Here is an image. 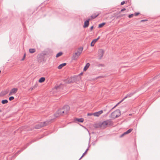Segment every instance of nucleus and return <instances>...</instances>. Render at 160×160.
<instances>
[{
	"mask_svg": "<svg viewBox=\"0 0 160 160\" xmlns=\"http://www.w3.org/2000/svg\"><path fill=\"white\" fill-rule=\"evenodd\" d=\"M100 37H98V38L97 39H94L91 42V46L92 47H93L95 43L98 41V40L99 39Z\"/></svg>",
	"mask_w": 160,
	"mask_h": 160,
	"instance_id": "9d476101",
	"label": "nucleus"
},
{
	"mask_svg": "<svg viewBox=\"0 0 160 160\" xmlns=\"http://www.w3.org/2000/svg\"><path fill=\"white\" fill-rule=\"evenodd\" d=\"M55 117H58L59 116V114L58 113V115H57L56 114H55Z\"/></svg>",
	"mask_w": 160,
	"mask_h": 160,
	"instance_id": "473e14b6",
	"label": "nucleus"
},
{
	"mask_svg": "<svg viewBox=\"0 0 160 160\" xmlns=\"http://www.w3.org/2000/svg\"><path fill=\"white\" fill-rule=\"evenodd\" d=\"M62 54V53H61V54H60L61 55Z\"/></svg>",
	"mask_w": 160,
	"mask_h": 160,
	"instance_id": "ea45409f",
	"label": "nucleus"
},
{
	"mask_svg": "<svg viewBox=\"0 0 160 160\" xmlns=\"http://www.w3.org/2000/svg\"><path fill=\"white\" fill-rule=\"evenodd\" d=\"M60 56V52H59L57 54V55H56V57H59V56Z\"/></svg>",
	"mask_w": 160,
	"mask_h": 160,
	"instance_id": "cd10ccee",
	"label": "nucleus"
},
{
	"mask_svg": "<svg viewBox=\"0 0 160 160\" xmlns=\"http://www.w3.org/2000/svg\"><path fill=\"white\" fill-rule=\"evenodd\" d=\"M44 56L43 55H39L38 56L37 61L39 62H41L44 61Z\"/></svg>",
	"mask_w": 160,
	"mask_h": 160,
	"instance_id": "0eeeda50",
	"label": "nucleus"
},
{
	"mask_svg": "<svg viewBox=\"0 0 160 160\" xmlns=\"http://www.w3.org/2000/svg\"><path fill=\"white\" fill-rule=\"evenodd\" d=\"M111 122L109 120L104 121L102 122H100L98 124V127L102 129H104L108 126L111 125Z\"/></svg>",
	"mask_w": 160,
	"mask_h": 160,
	"instance_id": "f257e3e1",
	"label": "nucleus"
},
{
	"mask_svg": "<svg viewBox=\"0 0 160 160\" xmlns=\"http://www.w3.org/2000/svg\"><path fill=\"white\" fill-rule=\"evenodd\" d=\"M49 123V122L48 121L44 122H41L40 123L36 125L35 127V128L36 129H39L41 127L45 126L47 125Z\"/></svg>",
	"mask_w": 160,
	"mask_h": 160,
	"instance_id": "39448f33",
	"label": "nucleus"
},
{
	"mask_svg": "<svg viewBox=\"0 0 160 160\" xmlns=\"http://www.w3.org/2000/svg\"><path fill=\"white\" fill-rule=\"evenodd\" d=\"M90 19H89L88 20H87L85 22L83 26L84 28L87 27L88 26L89 24V21Z\"/></svg>",
	"mask_w": 160,
	"mask_h": 160,
	"instance_id": "ddd939ff",
	"label": "nucleus"
},
{
	"mask_svg": "<svg viewBox=\"0 0 160 160\" xmlns=\"http://www.w3.org/2000/svg\"><path fill=\"white\" fill-rule=\"evenodd\" d=\"M1 112V110H0V112Z\"/></svg>",
	"mask_w": 160,
	"mask_h": 160,
	"instance_id": "a19ab883",
	"label": "nucleus"
},
{
	"mask_svg": "<svg viewBox=\"0 0 160 160\" xmlns=\"http://www.w3.org/2000/svg\"><path fill=\"white\" fill-rule=\"evenodd\" d=\"M33 88H30V89H31V90H33Z\"/></svg>",
	"mask_w": 160,
	"mask_h": 160,
	"instance_id": "4c0bfd02",
	"label": "nucleus"
},
{
	"mask_svg": "<svg viewBox=\"0 0 160 160\" xmlns=\"http://www.w3.org/2000/svg\"><path fill=\"white\" fill-rule=\"evenodd\" d=\"M66 64V63H62V64H61V68H62V67L65 66Z\"/></svg>",
	"mask_w": 160,
	"mask_h": 160,
	"instance_id": "5701e85b",
	"label": "nucleus"
},
{
	"mask_svg": "<svg viewBox=\"0 0 160 160\" xmlns=\"http://www.w3.org/2000/svg\"><path fill=\"white\" fill-rule=\"evenodd\" d=\"M132 130V129H130L129 130H128L126 132H124L123 134L121 135L120 137H123L124 135L128 134L130 133Z\"/></svg>",
	"mask_w": 160,
	"mask_h": 160,
	"instance_id": "1a4fd4ad",
	"label": "nucleus"
},
{
	"mask_svg": "<svg viewBox=\"0 0 160 160\" xmlns=\"http://www.w3.org/2000/svg\"><path fill=\"white\" fill-rule=\"evenodd\" d=\"M14 99V97L13 96H11L9 98V99L10 101H12Z\"/></svg>",
	"mask_w": 160,
	"mask_h": 160,
	"instance_id": "4be33fe9",
	"label": "nucleus"
},
{
	"mask_svg": "<svg viewBox=\"0 0 160 160\" xmlns=\"http://www.w3.org/2000/svg\"><path fill=\"white\" fill-rule=\"evenodd\" d=\"M8 100L6 99L3 100L2 101V103L3 104H6L8 102Z\"/></svg>",
	"mask_w": 160,
	"mask_h": 160,
	"instance_id": "6ab92c4d",
	"label": "nucleus"
},
{
	"mask_svg": "<svg viewBox=\"0 0 160 160\" xmlns=\"http://www.w3.org/2000/svg\"><path fill=\"white\" fill-rule=\"evenodd\" d=\"M158 92H160V88L158 90Z\"/></svg>",
	"mask_w": 160,
	"mask_h": 160,
	"instance_id": "58836bf2",
	"label": "nucleus"
},
{
	"mask_svg": "<svg viewBox=\"0 0 160 160\" xmlns=\"http://www.w3.org/2000/svg\"><path fill=\"white\" fill-rule=\"evenodd\" d=\"M139 14V13H138V12H137V13H136L135 14V15L136 16H138V15Z\"/></svg>",
	"mask_w": 160,
	"mask_h": 160,
	"instance_id": "7c9ffc66",
	"label": "nucleus"
},
{
	"mask_svg": "<svg viewBox=\"0 0 160 160\" xmlns=\"http://www.w3.org/2000/svg\"><path fill=\"white\" fill-rule=\"evenodd\" d=\"M99 14V12H97L95 13L91 16V19H93L97 17Z\"/></svg>",
	"mask_w": 160,
	"mask_h": 160,
	"instance_id": "f8f14e48",
	"label": "nucleus"
},
{
	"mask_svg": "<svg viewBox=\"0 0 160 160\" xmlns=\"http://www.w3.org/2000/svg\"><path fill=\"white\" fill-rule=\"evenodd\" d=\"M60 65H59L58 67V69H60Z\"/></svg>",
	"mask_w": 160,
	"mask_h": 160,
	"instance_id": "c9c22d12",
	"label": "nucleus"
},
{
	"mask_svg": "<svg viewBox=\"0 0 160 160\" xmlns=\"http://www.w3.org/2000/svg\"><path fill=\"white\" fill-rule=\"evenodd\" d=\"M103 111L101 110L98 112L93 113V115L95 117H98L103 113Z\"/></svg>",
	"mask_w": 160,
	"mask_h": 160,
	"instance_id": "6e6552de",
	"label": "nucleus"
},
{
	"mask_svg": "<svg viewBox=\"0 0 160 160\" xmlns=\"http://www.w3.org/2000/svg\"><path fill=\"white\" fill-rule=\"evenodd\" d=\"M93 26H92V27H91V28H90L91 30H92V29H93Z\"/></svg>",
	"mask_w": 160,
	"mask_h": 160,
	"instance_id": "f704fd0d",
	"label": "nucleus"
},
{
	"mask_svg": "<svg viewBox=\"0 0 160 160\" xmlns=\"http://www.w3.org/2000/svg\"><path fill=\"white\" fill-rule=\"evenodd\" d=\"M121 114L120 110L117 109L112 113L111 115V117L112 118H115L119 116Z\"/></svg>",
	"mask_w": 160,
	"mask_h": 160,
	"instance_id": "20e7f679",
	"label": "nucleus"
},
{
	"mask_svg": "<svg viewBox=\"0 0 160 160\" xmlns=\"http://www.w3.org/2000/svg\"><path fill=\"white\" fill-rule=\"evenodd\" d=\"M82 50L83 48H80L78 49V51L73 54L72 57V59L75 60L77 59L79 56L81 54Z\"/></svg>",
	"mask_w": 160,
	"mask_h": 160,
	"instance_id": "f03ea898",
	"label": "nucleus"
},
{
	"mask_svg": "<svg viewBox=\"0 0 160 160\" xmlns=\"http://www.w3.org/2000/svg\"><path fill=\"white\" fill-rule=\"evenodd\" d=\"M92 115H93V113H88L87 114V115L88 116H91Z\"/></svg>",
	"mask_w": 160,
	"mask_h": 160,
	"instance_id": "393cba45",
	"label": "nucleus"
},
{
	"mask_svg": "<svg viewBox=\"0 0 160 160\" xmlns=\"http://www.w3.org/2000/svg\"><path fill=\"white\" fill-rule=\"evenodd\" d=\"M69 110L68 105H65L62 107L61 110V115H66L67 114Z\"/></svg>",
	"mask_w": 160,
	"mask_h": 160,
	"instance_id": "7ed1b4c3",
	"label": "nucleus"
},
{
	"mask_svg": "<svg viewBox=\"0 0 160 160\" xmlns=\"http://www.w3.org/2000/svg\"><path fill=\"white\" fill-rule=\"evenodd\" d=\"M58 87H56V89H58Z\"/></svg>",
	"mask_w": 160,
	"mask_h": 160,
	"instance_id": "e433bc0d",
	"label": "nucleus"
},
{
	"mask_svg": "<svg viewBox=\"0 0 160 160\" xmlns=\"http://www.w3.org/2000/svg\"><path fill=\"white\" fill-rule=\"evenodd\" d=\"M13 93H12V92L10 91V92L9 93V95H12V94H13Z\"/></svg>",
	"mask_w": 160,
	"mask_h": 160,
	"instance_id": "2f4dec72",
	"label": "nucleus"
},
{
	"mask_svg": "<svg viewBox=\"0 0 160 160\" xmlns=\"http://www.w3.org/2000/svg\"><path fill=\"white\" fill-rule=\"evenodd\" d=\"M25 56H26V54H24L23 58H22V59L21 60L22 61H23L24 59L25 58Z\"/></svg>",
	"mask_w": 160,
	"mask_h": 160,
	"instance_id": "a878e982",
	"label": "nucleus"
},
{
	"mask_svg": "<svg viewBox=\"0 0 160 160\" xmlns=\"http://www.w3.org/2000/svg\"><path fill=\"white\" fill-rule=\"evenodd\" d=\"M133 16V14H130V15H129L128 16V17L129 18H132Z\"/></svg>",
	"mask_w": 160,
	"mask_h": 160,
	"instance_id": "bb28decb",
	"label": "nucleus"
},
{
	"mask_svg": "<svg viewBox=\"0 0 160 160\" xmlns=\"http://www.w3.org/2000/svg\"><path fill=\"white\" fill-rule=\"evenodd\" d=\"M125 3V2L124 1H123L121 2V4L122 5H123Z\"/></svg>",
	"mask_w": 160,
	"mask_h": 160,
	"instance_id": "c756f323",
	"label": "nucleus"
},
{
	"mask_svg": "<svg viewBox=\"0 0 160 160\" xmlns=\"http://www.w3.org/2000/svg\"><path fill=\"white\" fill-rule=\"evenodd\" d=\"M90 66V64L88 63H87L84 68V70L85 71Z\"/></svg>",
	"mask_w": 160,
	"mask_h": 160,
	"instance_id": "f3484780",
	"label": "nucleus"
},
{
	"mask_svg": "<svg viewBox=\"0 0 160 160\" xmlns=\"http://www.w3.org/2000/svg\"><path fill=\"white\" fill-rule=\"evenodd\" d=\"M124 14H123V15H120L118 17H123V16H124Z\"/></svg>",
	"mask_w": 160,
	"mask_h": 160,
	"instance_id": "72a5a7b5",
	"label": "nucleus"
},
{
	"mask_svg": "<svg viewBox=\"0 0 160 160\" xmlns=\"http://www.w3.org/2000/svg\"><path fill=\"white\" fill-rule=\"evenodd\" d=\"M126 9L125 8H123L121 10V11L119 12V13H120L121 12H123Z\"/></svg>",
	"mask_w": 160,
	"mask_h": 160,
	"instance_id": "c85d7f7f",
	"label": "nucleus"
},
{
	"mask_svg": "<svg viewBox=\"0 0 160 160\" xmlns=\"http://www.w3.org/2000/svg\"><path fill=\"white\" fill-rule=\"evenodd\" d=\"M87 151L86 150L85 151V152L82 155V156L80 158V159H81V158H82L86 154V153L87 152Z\"/></svg>",
	"mask_w": 160,
	"mask_h": 160,
	"instance_id": "b1692460",
	"label": "nucleus"
},
{
	"mask_svg": "<svg viewBox=\"0 0 160 160\" xmlns=\"http://www.w3.org/2000/svg\"><path fill=\"white\" fill-rule=\"evenodd\" d=\"M29 52L31 53H33L36 52L35 48H30L29 50Z\"/></svg>",
	"mask_w": 160,
	"mask_h": 160,
	"instance_id": "4468645a",
	"label": "nucleus"
},
{
	"mask_svg": "<svg viewBox=\"0 0 160 160\" xmlns=\"http://www.w3.org/2000/svg\"><path fill=\"white\" fill-rule=\"evenodd\" d=\"M74 80V78H70L69 79V81L68 82V83H71L72 82V80Z\"/></svg>",
	"mask_w": 160,
	"mask_h": 160,
	"instance_id": "412c9836",
	"label": "nucleus"
},
{
	"mask_svg": "<svg viewBox=\"0 0 160 160\" xmlns=\"http://www.w3.org/2000/svg\"><path fill=\"white\" fill-rule=\"evenodd\" d=\"M105 23L104 22L99 24L98 25V27L99 28H101L103 27L105 25Z\"/></svg>",
	"mask_w": 160,
	"mask_h": 160,
	"instance_id": "aec40b11",
	"label": "nucleus"
},
{
	"mask_svg": "<svg viewBox=\"0 0 160 160\" xmlns=\"http://www.w3.org/2000/svg\"><path fill=\"white\" fill-rule=\"evenodd\" d=\"M104 53V50L102 49H100L98 50V58L101 59L103 56Z\"/></svg>",
	"mask_w": 160,
	"mask_h": 160,
	"instance_id": "423d86ee",
	"label": "nucleus"
},
{
	"mask_svg": "<svg viewBox=\"0 0 160 160\" xmlns=\"http://www.w3.org/2000/svg\"><path fill=\"white\" fill-rule=\"evenodd\" d=\"M45 80V78L44 77H42L39 80V82H42L44 81Z\"/></svg>",
	"mask_w": 160,
	"mask_h": 160,
	"instance_id": "a211bd4d",
	"label": "nucleus"
},
{
	"mask_svg": "<svg viewBox=\"0 0 160 160\" xmlns=\"http://www.w3.org/2000/svg\"><path fill=\"white\" fill-rule=\"evenodd\" d=\"M18 91V89L16 88H13L12 89L11 91L12 92L13 94L15 93Z\"/></svg>",
	"mask_w": 160,
	"mask_h": 160,
	"instance_id": "2eb2a0df",
	"label": "nucleus"
},
{
	"mask_svg": "<svg viewBox=\"0 0 160 160\" xmlns=\"http://www.w3.org/2000/svg\"><path fill=\"white\" fill-rule=\"evenodd\" d=\"M84 119L83 118H76L74 119V121L77 122H82L84 121Z\"/></svg>",
	"mask_w": 160,
	"mask_h": 160,
	"instance_id": "9b49d317",
	"label": "nucleus"
},
{
	"mask_svg": "<svg viewBox=\"0 0 160 160\" xmlns=\"http://www.w3.org/2000/svg\"><path fill=\"white\" fill-rule=\"evenodd\" d=\"M9 92L8 90H6L5 91H3L2 92V93L3 95H5L7 94Z\"/></svg>",
	"mask_w": 160,
	"mask_h": 160,
	"instance_id": "dca6fc26",
	"label": "nucleus"
}]
</instances>
